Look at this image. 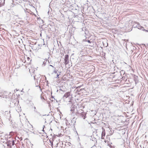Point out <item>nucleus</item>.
<instances>
[{"label": "nucleus", "instance_id": "f257e3e1", "mask_svg": "<svg viewBox=\"0 0 148 148\" xmlns=\"http://www.w3.org/2000/svg\"><path fill=\"white\" fill-rule=\"evenodd\" d=\"M65 64L66 65L68 64L69 62V56L67 55H66L65 56V58L64 59Z\"/></svg>", "mask_w": 148, "mask_h": 148}, {"label": "nucleus", "instance_id": "f03ea898", "mask_svg": "<svg viewBox=\"0 0 148 148\" xmlns=\"http://www.w3.org/2000/svg\"><path fill=\"white\" fill-rule=\"evenodd\" d=\"M106 135L105 130L103 128V131L101 134V138L102 139H104V137Z\"/></svg>", "mask_w": 148, "mask_h": 148}, {"label": "nucleus", "instance_id": "7ed1b4c3", "mask_svg": "<svg viewBox=\"0 0 148 148\" xmlns=\"http://www.w3.org/2000/svg\"><path fill=\"white\" fill-rule=\"evenodd\" d=\"M70 95V93L69 92H66L64 95V97L67 98Z\"/></svg>", "mask_w": 148, "mask_h": 148}, {"label": "nucleus", "instance_id": "20e7f679", "mask_svg": "<svg viewBox=\"0 0 148 148\" xmlns=\"http://www.w3.org/2000/svg\"><path fill=\"white\" fill-rule=\"evenodd\" d=\"M34 69L31 67V69H29V72L30 73H34V71H35L34 70Z\"/></svg>", "mask_w": 148, "mask_h": 148}, {"label": "nucleus", "instance_id": "39448f33", "mask_svg": "<svg viewBox=\"0 0 148 148\" xmlns=\"http://www.w3.org/2000/svg\"><path fill=\"white\" fill-rule=\"evenodd\" d=\"M26 130H27L28 131H31V129H30V128H29V127H26Z\"/></svg>", "mask_w": 148, "mask_h": 148}, {"label": "nucleus", "instance_id": "423d86ee", "mask_svg": "<svg viewBox=\"0 0 148 148\" xmlns=\"http://www.w3.org/2000/svg\"><path fill=\"white\" fill-rule=\"evenodd\" d=\"M50 143H51V147H53V142H51V141H50Z\"/></svg>", "mask_w": 148, "mask_h": 148}, {"label": "nucleus", "instance_id": "0eeeda50", "mask_svg": "<svg viewBox=\"0 0 148 148\" xmlns=\"http://www.w3.org/2000/svg\"><path fill=\"white\" fill-rule=\"evenodd\" d=\"M108 145L111 148H112V146L110 144H108Z\"/></svg>", "mask_w": 148, "mask_h": 148}, {"label": "nucleus", "instance_id": "6e6552de", "mask_svg": "<svg viewBox=\"0 0 148 148\" xmlns=\"http://www.w3.org/2000/svg\"><path fill=\"white\" fill-rule=\"evenodd\" d=\"M104 142L105 143H107L108 144V143H109V142L108 141H106V140H105L104 141Z\"/></svg>", "mask_w": 148, "mask_h": 148}, {"label": "nucleus", "instance_id": "1a4fd4ad", "mask_svg": "<svg viewBox=\"0 0 148 148\" xmlns=\"http://www.w3.org/2000/svg\"><path fill=\"white\" fill-rule=\"evenodd\" d=\"M27 60L29 61L30 59V58L29 57H27Z\"/></svg>", "mask_w": 148, "mask_h": 148}, {"label": "nucleus", "instance_id": "9d476101", "mask_svg": "<svg viewBox=\"0 0 148 148\" xmlns=\"http://www.w3.org/2000/svg\"><path fill=\"white\" fill-rule=\"evenodd\" d=\"M3 5V4H1V3H0V7H1V6H2Z\"/></svg>", "mask_w": 148, "mask_h": 148}, {"label": "nucleus", "instance_id": "9b49d317", "mask_svg": "<svg viewBox=\"0 0 148 148\" xmlns=\"http://www.w3.org/2000/svg\"><path fill=\"white\" fill-rule=\"evenodd\" d=\"M87 41H88V43H91L90 41V40H87Z\"/></svg>", "mask_w": 148, "mask_h": 148}, {"label": "nucleus", "instance_id": "f8f14e48", "mask_svg": "<svg viewBox=\"0 0 148 148\" xmlns=\"http://www.w3.org/2000/svg\"><path fill=\"white\" fill-rule=\"evenodd\" d=\"M30 125V126H31L30 125Z\"/></svg>", "mask_w": 148, "mask_h": 148}]
</instances>
